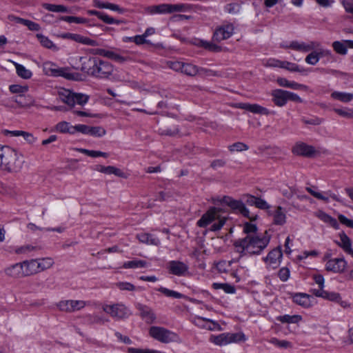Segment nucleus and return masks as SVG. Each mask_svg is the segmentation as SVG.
Listing matches in <instances>:
<instances>
[{
    "instance_id": "nucleus-50",
    "label": "nucleus",
    "mask_w": 353,
    "mask_h": 353,
    "mask_svg": "<svg viewBox=\"0 0 353 353\" xmlns=\"http://www.w3.org/2000/svg\"><path fill=\"white\" fill-rule=\"evenodd\" d=\"M249 149V147L248 145L243 142H236L228 146V150L230 152H242L245 151Z\"/></svg>"
},
{
    "instance_id": "nucleus-7",
    "label": "nucleus",
    "mask_w": 353,
    "mask_h": 353,
    "mask_svg": "<svg viewBox=\"0 0 353 353\" xmlns=\"http://www.w3.org/2000/svg\"><path fill=\"white\" fill-rule=\"evenodd\" d=\"M209 341L216 345L223 346L232 343L245 341V336L242 332H225L219 335H211Z\"/></svg>"
},
{
    "instance_id": "nucleus-18",
    "label": "nucleus",
    "mask_w": 353,
    "mask_h": 353,
    "mask_svg": "<svg viewBox=\"0 0 353 353\" xmlns=\"http://www.w3.org/2000/svg\"><path fill=\"white\" fill-rule=\"evenodd\" d=\"M168 269L170 274L183 276L188 272V265L179 261H171L168 264Z\"/></svg>"
},
{
    "instance_id": "nucleus-44",
    "label": "nucleus",
    "mask_w": 353,
    "mask_h": 353,
    "mask_svg": "<svg viewBox=\"0 0 353 353\" xmlns=\"http://www.w3.org/2000/svg\"><path fill=\"white\" fill-rule=\"evenodd\" d=\"M42 6L46 10L54 12H66L68 11V8L63 5L43 3Z\"/></svg>"
},
{
    "instance_id": "nucleus-2",
    "label": "nucleus",
    "mask_w": 353,
    "mask_h": 353,
    "mask_svg": "<svg viewBox=\"0 0 353 353\" xmlns=\"http://www.w3.org/2000/svg\"><path fill=\"white\" fill-rule=\"evenodd\" d=\"M81 70L98 79H108L114 72V66L108 61L97 57H80Z\"/></svg>"
},
{
    "instance_id": "nucleus-27",
    "label": "nucleus",
    "mask_w": 353,
    "mask_h": 353,
    "mask_svg": "<svg viewBox=\"0 0 353 353\" xmlns=\"http://www.w3.org/2000/svg\"><path fill=\"white\" fill-rule=\"evenodd\" d=\"M137 238L141 243L148 245H159L160 240L154 235L149 233H140L137 235Z\"/></svg>"
},
{
    "instance_id": "nucleus-60",
    "label": "nucleus",
    "mask_w": 353,
    "mask_h": 353,
    "mask_svg": "<svg viewBox=\"0 0 353 353\" xmlns=\"http://www.w3.org/2000/svg\"><path fill=\"white\" fill-rule=\"evenodd\" d=\"M334 112L343 117L353 118V110L336 108Z\"/></svg>"
},
{
    "instance_id": "nucleus-46",
    "label": "nucleus",
    "mask_w": 353,
    "mask_h": 353,
    "mask_svg": "<svg viewBox=\"0 0 353 353\" xmlns=\"http://www.w3.org/2000/svg\"><path fill=\"white\" fill-rule=\"evenodd\" d=\"M157 291L163 293L165 296L168 297H172L174 299H181L183 297V295L182 294L163 287H160L159 288L157 289Z\"/></svg>"
},
{
    "instance_id": "nucleus-29",
    "label": "nucleus",
    "mask_w": 353,
    "mask_h": 353,
    "mask_svg": "<svg viewBox=\"0 0 353 353\" xmlns=\"http://www.w3.org/2000/svg\"><path fill=\"white\" fill-rule=\"evenodd\" d=\"M273 216V222L276 225H282L286 222V215L284 210L278 206L275 208L272 214Z\"/></svg>"
},
{
    "instance_id": "nucleus-10",
    "label": "nucleus",
    "mask_w": 353,
    "mask_h": 353,
    "mask_svg": "<svg viewBox=\"0 0 353 353\" xmlns=\"http://www.w3.org/2000/svg\"><path fill=\"white\" fill-rule=\"evenodd\" d=\"M149 334L163 343L174 342L177 339V335L174 332L159 326H152L149 330Z\"/></svg>"
},
{
    "instance_id": "nucleus-51",
    "label": "nucleus",
    "mask_w": 353,
    "mask_h": 353,
    "mask_svg": "<svg viewBox=\"0 0 353 353\" xmlns=\"http://www.w3.org/2000/svg\"><path fill=\"white\" fill-rule=\"evenodd\" d=\"M105 133H106L105 130L101 126H94V127L90 126L88 134H90L91 136L96 137H101L104 136L105 134Z\"/></svg>"
},
{
    "instance_id": "nucleus-17",
    "label": "nucleus",
    "mask_w": 353,
    "mask_h": 353,
    "mask_svg": "<svg viewBox=\"0 0 353 353\" xmlns=\"http://www.w3.org/2000/svg\"><path fill=\"white\" fill-rule=\"evenodd\" d=\"M91 52L93 54H97V55L107 57V58L114 60V61L119 63H124V62L127 61L128 60H129V58L127 57H123V56L113 51L106 50L102 49V48L92 49V50H91Z\"/></svg>"
},
{
    "instance_id": "nucleus-36",
    "label": "nucleus",
    "mask_w": 353,
    "mask_h": 353,
    "mask_svg": "<svg viewBox=\"0 0 353 353\" xmlns=\"http://www.w3.org/2000/svg\"><path fill=\"white\" fill-rule=\"evenodd\" d=\"M332 98L339 100L341 102L347 103L353 99V94L352 93L342 92H333L331 94Z\"/></svg>"
},
{
    "instance_id": "nucleus-32",
    "label": "nucleus",
    "mask_w": 353,
    "mask_h": 353,
    "mask_svg": "<svg viewBox=\"0 0 353 353\" xmlns=\"http://www.w3.org/2000/svg\"><path fill=\"white\" fill-rule=\"evenodd\" d=\"M14 101L21 107H30L34 103V100L31 96L24 94L15 97Z\"/></svg>"
},
{
    "instance_id": "nucleus-38",
    "label": "nucleus",
    "mask_w": 353,
    "mask_h": 353,
    "mask_svg": "<svg viewBox=\"0 0 353 353\" xmlns=\"http://www.w3.org/2000/svg\"><path fill=\"white\" fill-rule=\"evenodd\" d=\"M37 37L42 46L53 50H58V48L53 43V42L50 39H49L48 37L41 34H37Z\"/></svg>"
},
{
    "instance_id": "nucleus-24",
    "label": "nucleus",
    "mask_w": 353,
    "mask_h": 353,
    "mask_svg": "<svg viewBox=\"0 0 353 353\" xmlns=\"http://www.w3.org/2000/svg\"><path fill=\"white\" fill-rule=\"evenodd\" d=\"M25 276H30L39 272L38 267V260H26L22 262Z\"/></svg>"
},
{
    "instance_id": "nucleus-30",
    "label": "nucleus",
    "mask_w": 353,
    "mask_h": 353,
    "mask_svg": "<svg viewBox=\"0 0 353 353\" xmlns=\"http://www.w3.org/2000/svg\"><path fill=\"white\" fill-rule=\"evenodd\" d=\"M240 260L241 258L239 256L237 258L232 259L231 261H221L216 263V267L219 272L225 273L230 270L232 263H239Z\"/></svg>"
},
{
    "instance_id": "nucleus-1",
    "label": "nucleus",
    "mask_w": 353,
    "mask_h": 353,
    "mask_svg": "<svg viewBox=\"0 0 353 353\" xmlns=\"http://www.w3.org/2000/svg\"><path fill=\"white\" fill-rule=\"evenodd\" d=\"M271 236L266 230L264 233L250 234L234 242V250L241 259L245 255H259L270 243Z\"/></svg>"
},
{
    "instance_id": "nucleus-64",
    "label": "nucleus",
    "mask_w": 353,
    "mask_h": 353,
    "mask_svg": "<svg viewBox=\"0 0 353 353\" xmlns=\"http://www.w3.org/2000/svg\"><path fill=\"white\" fill-rule=\"evenodd\" d=\"M278 276L282 281H286L290 277V270L287 268H282L279 270Z\"/></svg>"
},
{
    "instance_id": "nucleus-53",
    "label": "nucleus",
    "mask_w": 353,
    "mask_h": 353,
    "mask_svg": "<svg viewBox=\"0 0 353 353\" xmlns=\"http://www.w3.org/2000/svg\"><path fill=\"white\" fill-rule=\"evenodd\" d=\"M319 54L316 52H312L305 57V62L308 64L314 65L319 62Z\"/></svg>"
},
{
    "instance_id": "nucleus-37",
    "label": "nucleus",
    "mask_w": 353,
    "mask_h": 353,
    "mask_svg": "<svg viewBox=\"0 0 353 353\" xmlns=\"http://www.w3.org/2000/svg\"><path fill=\"white\" fill-rule=\"evenodd\" d=\"M199 72V67L189 63H184L183 64V70L181 73L188 76L194 77Z\"/></svg>"
},
{
    "instance_id": "nucleus-58",
    "label": "nucleus",
    "mask_w": 353,
    "mask_h": 353,
    "mask_svg": "<svg viewBox=\"0 0 353 353\" xmlns=\"http://www.w3.org/2000/svg\"><path fill=\"white\" fill-rule=\"evenodd\" d=\"M306 190L310 193L314 197L322 200L323 201L327 202L329 201V197L323 195L321 193L315 191L313 188L307 187Z\"/></svg>"
},
{
    "instance_id": "nucleus-5",
    "label": "nucleus",
    "mask_w": 353,
    "mask_h": 353,
    "mask_svg": "<svg viewBox=\"0 0 353 353\" xmlns=\"http://www.w3.org/2000/svg\"><path fill=\"white\" fill-rule=\"evenodd\" d=\"M59 96L63 103L71 108H73L76 104L83 106L88 103L90 99V97L87 94L76 93L67 89H61L59 92Z\"/></svg>"
},
{
    "instance_id": "nucleus-20",
    "label": "nucleus",
    "mask_w": 353,
    "mask_h": 353,
    "mask_svg": "<svg viewBox=\"0 0 353 353\" xmlns=\"http://www.w3.org/2000/svg\"><path fill=\"white\" fill-rule=\"evenodd\" d=\"M235 107L239 109L245 110L254 114H259L262 115H268L270 111L259 104L256 103H238L235 105Z\"/></svg>"
},
{
    "instance_id": "nucleus-19",
    "label": "nucleus",
    "mask_w": 353,
    "mask_h": 353,
    "mask_svg": "<svg viewBox=\"0 0 353 353\" xmlns=\"http://www.w3.org/2000/svg\"><path fill=\"white\" fill-rule=\"evenodd\" d=\"M292 152L296 155L311 157L314 155L316 150L312 145L299 142L294 145Z\"/></svg>"
},
{
    "instance_id": "nucleus-62",
    "label": "nucleus",
    "mask_w": 353,
    "mask_h": 353,
    "mask_svg": "<svg viewBox=\"0 0 353 353\" xmlns=\"http://www.w3.org/2000/svg\"><path fill=\"white\" fill-rule=\"evenodd\" d=\"M36 249H37V248L34 246H32L30 245H23V246H21V247L17 248L15 250V252L19 254H26V253L30 252L31 251H33Z\"/></svg>"
},
{
    "instance_id": "nucleus-4",
    "label": "nucleus",
    "mask_w": 353,
    "mask_h": 353,
    "mask_svg": "<svg viewBox=\"0 0 353 353\" xmlns=\"http://www.w3.org/2000/svg\"><path fill=\"white\" fill-rule=\"evenodd\" d=\"M220 210L216 208H212L207 211L201 218L197 221V225L201 228H205L212 222L214 223L210 228L212 231H218L221 229L226 221L225 217H221L219 214Z\"/></svg>"
},
{
    "instance_id": "nucleus-52",
    "label": "nucleus",
    "mask_w": 353,
    "mask_h": 353,
    "mask_svg": "<svg viewBox=\"0 0 353 353\" xmlns=\"http://www.w3.org/2000/svg\"><path fill=\"white\" fill-rule=\"evenodd\" d=\"M9 90L12 93H16L19 94H23L28 90V86H22L17 84L11 85L9 87Z\"/></svg>"
},
{
    "instance_id": "nucleus-9",
    "label": "nucleus",
    "mask_w": 353,
    "mask_h": 353,
    "mask_svg": "<svg viewBox=\"0 0 353 353\" xmlns=\"http://www.w3.org/2000/svg\"><path fill=\"white\" fill-rule=\"evenodd\" d=\"M43 70L45 74L52 77H62L66 79H76V74L70 72L68 68H59L51 61H46L43 63Z\"/></svg>"
},
{
    "instance_id": "nucleus-3",
    "label": "nucleus",
    "mask_w": 353,
    "mask_h": 353,
    "mask_svg": "<svg viewBox=\"0 0 353 353\" xmlns=\"http://www.w3.org/2000/svg\"><path fill=\"white\" fill-rule=\"evenodd\" d=\"M21 157L16 149L0 145V170L8 173L19 172L23 165Z\"/></svg>"
},
{
    "instance_id": "nucleus-22",
    "label": "nucleus",
    "mask_w": 353,
    "mask_h": 353,
    "mask_svg": "<svg viewBox=\"0 0 353 353\" xmlns=\"http://www.w3.org/2000/svg\"><path fill=\"white\" fill-rule=\"evenodd\" d=\"M5 274L12 278H21L26 276L22 263H17L4 270Z\"/></svg>"
},
{
    "instance_id": "nucleus-45",
    "label": "nucleus",
    "mask_w": 353,
    "mask_h": 353,
    "mask_svg": "<svg viewBox=\"0 0 353 353\" xmlns=\"http://www.w3.org/2000/svg\"><path fill=\"white\" fill-rule=\"evenodd\" d=\"M54 264V261L52 258H43L38 260V267L39 272L49 269Z\"/></svg>"
},
{
    "instance_id": "nucleus-15",
    "label": "nucleus",
    "mask_w": 353,
    "mask_h": 353,
    "mask_svg": "<svg viewBox=\"0 0 353 353\" xmlns=\"http://www.w3.org/2000/svg\"><path fill=\"white\" fill-rule=\"evenodd\" d=\"M282 255V252L280 248H274L270 251L265 258H263V261L266 263L268 268L275 269L279 265Z\"/></svg>"
},
{
    "instance_id": "nucleus-14",
    "label": "nucleus",
    "mask_w": 353,
    "mask_h": 353,
    "mask_svg": "<svg viewBox=\"0 0 353 353\" xmlns=\"http://www.w3.org/2000/svg\"><path fill=\"white\" fill-rule=\"evenodd\" d=\"M234 33V26L232 24H226L217 28L212 37V40L216 42L229 39Z\"/></svg>"
},
{
    "instance_id": "nucleus-42",
    "label": "nucleus",
    "mask_w": 353,
    "mask_h": 353,
    "mask_svg": "<svg viewBox=\"0 0 353 353\" xmlns=\"http://www.w3.org/2000/svg\"><path fill=\"white\" fill-rule=\"evenodd\" d=\"M212 288L214 290H223L225 293L228 294H234L236 292V289L234 285H230L229 283H214L212 284Z\"/></svg>"
},
{
    "instance_id": "nucleus-21",
    "label": "nucleus",
    "mask_w": 353,
    "mask_h": 353,
    "mask_svg": "<svg viewBox=\"0 0 353 353\" xmlns=\"http://www.w3.org/2000/svg\"><path fill=\"white\" fill-rule=\"evenodd\" d=\"M136 308L139 310L141 317L146 323L151 324L155 321L156 315L153 310L149 306L138 303L136 304Z\"/></svg>"
},
{
    "instance_id": "nucleus-49",
    "label": "nucleus",
    "mask_w": 353,
    "mask_h": 353,
    "mask_svg": "<svg viewBox=\"0 0 353 353\" xmlns=\"http://www.w3.org/2000/svg\"><path fill=\"white\" fill-rule=\"evenodd\" d=\"M79 151L81 152L83 154H85L89 157L96 158L98 157H103L105 158H107L109 155L106 152H101V151H96V150H89L87 149H79Z\"/></svg>"
},
{
    "instance_id": "nucleus-35",
    "label": "nucleus",
    "mask_w": 353,
    "mask_h": 353,
    "mask_svg": "<svg viewBox=\"0 0 353 353\" xmlns=\"http://www.w3.org/2000/svg\"><path fill=\"white\" fill-rule=\"evenodd\" d=\"M281 68H284L290 72H297L305 74L308 72V69L301 68L297 64L289 61H283Z\"/></svg>"
},
{
    "instance_id": "nucleus-13",
    "label": "nucleus",
    "mask_w": 353,
    "mask_h": 353,
    "mask_svg": "<svg viewBox=\"0 0 353 353\" xmlns=\"http://www.w3.org/2000/svg\"><path fill=\"white\" fill-rule=\"evenodd\" d=\"M320 43L316 41H310L309 43L299 42L293 41L289 45L283 46L284 48H290L301 52H307L319 48Z\"/></svg>"
},
{
    "instance_id": "nucleus-56",
    "label": "nucleus",
    "mask_w": 353,
    "mask_h": 353,
    "mask_svg": "<svg viewBox=\"0 0 353 353\" xmlns=\"http://www.w3.org/2000/svg\"><path fill=\"white\" fill-rule=\"evenodd\" d=\"M243 230L246 235H249L250 234H258L256 225L250 223H245L243 225Z\"/></svg>"
},
{
    "instance_id": "nucleus-6",
    "label": "nucleus",
    "mask_w": 353,
    "mask_h": 353,
    "mask_svg": "<svg viewBox=\"0 0 353 353\" xmlns=\"http://www.w3.org/2000/svg\"><path fill=\"white\" fill-rule=\"evenodd\" d=\"M313 279L319 285V289H311L310 292L317 297H321L331 301L339 302L341 299V296L337 292H327L323 290L325 279L321 274L313 275Z\"/></svg>"
},
{
    "instance_id": "nucleus-28",
    "label": "nucleus",
    "mask_w": 353,
    "mask_h": 353,
    "mask_svg": "<svg viewBox=\"0 0 353 353\" xmlns=\"http://www.w3.org/2000/svg\"><path fill=\"white\" fill-rule=\"evenodd\" d=\"M83 318L85 319L84 323L89 325L94 324L103 325L105 323L108 321V319H105L97 314H85Z\"/></svg>"
},
{
    "instance_id": "nucleus-25",
    "label": "nucleus",
    "mask_w": 353,
    "mask_h": 353,
    "mask_svg": "<svg viewBox=\"0 0 353 353\" xmlns=\"http://www.w3.org/2000/svg\"><path fill=\"white\" fill-rule=\"evenodd\" d=\"M95 170L100 172L101 173H104L106 174H114L117 176L120 177H124V173L123 171H121L120 169L109 165V166H104L101 165H96Z\"/></svg>"
},
{
    "instance_id": "nucleus-47",
    "label": "nucleus",
    "mask_w": 353,
    "mask_h": 353,
    "mask_svg": "<svg viewBox=\"0 0 353 353\" xmlns=\"http://www.w3.org/2000/svg\"><path fill=\"white\" fill-rule=\"evenodd\" d=\"M332 46L334 50L339 54L345 55L347 52V46L344 42L336 41L332 43Z\"/></svg>"
},
{
    "instance_id": "nucleus-54",
    "label": "nucleus",
    "mask_w": 353,
    "mask_h": 353,
    "mask_svg": "<svg viewBox=\"0 0 353 353\" xmlns=\"http://www.w3.org/2000/svg\"><path fill=\"white\" fill-rule=\"evenodd\" d=\"M159 132L161 135L173 137L179 132V130L177 127H174L173 128H159Z\"/></svg>"
},
{
    "instance_id": "nucleus-48",
    "label": "nucleus",
    "mask_w": 353,
    "mask_h": 353,
    "mask_svg": "<svg viewBox=\"0 0 353 353\" xmlns=\"http://www.w3.org/2000/svg\"><path fill=\"white\" fill-rule=\"evenodd\" d=\"M146 264L147 263L145 261L134 260L125 262L123 266L124 268H145Z\"/></svg>"
},
{
    "instance_id": "nucleus-34",
    "label": "nucleus",
    "mask_w": 353,
    "mask_h": 353,
    "mask_svg": "<svg viewBox=\"0 0 353 353\" xmlns=\"http://www.w3.org/2000/svg\"><path fill=\"white\" fill-rule=\"evenodd\" d=\"M315 216L325 223H329L331 226L336 228L338 223L336 220L323 211L319 210L315 212Z\"/></svg>"
},
{
    "instance_id": "nucleus-41",
    "label": "nucleus",
    "mask_w": 353,
    "mask_h": 353,
    "mask_svg": "<svg viewBox=\"0 0 353 353\" xmlns=\"http://www.w3.org/2000/svg\"><path fill=\"white\" fill-rule=\"evenodd\" d=\"M74 41L77 43H79L83 45L90 46H97V42L95 40L91 39L89 37H83L79 34H74Z\"/></svg>"
},
{
    "instance_id": "nucleus-31",
    "label": "nucleus",
    "mask_w": 353,
    "mask_h": 353,
    "mask_svg": "<svg viewBox=\"0 0 353 353\" xmlns=\"http://www.w3.org/2000/svg\"><path fill=\"white\" fill-rule=\"evenodd\" d=\"M341 242L338 245L347 254L353 256V250L351 248L352 243L350 239L345 234H340Z\"/></svg>"
},
{
    "instance_id": "nucleus-16",
    "label": "nucleus",
    "mask_w": 353,
    "mask_h": 353,
    "mask_svg": "<svg viewBox=\"0 0 353 353\" xmlns=\"http://www.w3.org/2000/svg\"><path fill=\"white\" fill-rule=\"evenodd\" d=\"M347 262L343 258L329 259L325 264V270L334 273L343 272L346 268Z\"/></svg>"
},
{
    "instance_id": "nucleus-61",
    "label": "nucleus",
    "mask_w": 353,
    "mask_h": 353,
    "mask_svg": "<svg viewBox=\"0 0 353 353\" xmlns=\"http://www.w3.org/2000/svg\"><path fill=\"white\" fill-rule=\"evenodd\" d=\"M256 198L249 194H245L242 196V200L248 205L253 206L256 205Z\"/></svg>"
},
{
    "instance_id": "nucleus-12",
    "label": "nucleus",
    "mask_w": 353,
    "mask_h": 353,
    "mask_svg": "<svg viewBox=\"0 0 353 353\" xmlns=\"http://www.w3.org/2000/svg\"><path fill=\"white\" fill-rule=\"evenodd\" d=\"M222 202L229 206L231 209L239 212L243 216L251 220L256 219V216H250L248 209L245 207L243 201L235 200L230 196H223Z\"/></svg>"
},
{
    "instance_id": "nucleus-23",
    "label": "nucleus",
    "mask_w": 353,
    "mask_h": 353,
    "mask_svg": "<svg viewBox=\"0 0 353 353\" xmlns=\"http://www.w3.org/2000/svg\"><path fill=\"white\" fill-rule=\"evenodd\" d=\"M272 101L279 107L284 106L287 103L286 90L276 89L272 91Z\"/></svg>"
},
{
    "instance_id": "nucleus-33",
    "label": "nucleus",
    "mask_w": 353,
    "mask_h": 353,
    "mask_svg": "<svg viewBox=\"0 0 353 353\" xmlns=\"http://www.w3.org/2000/svg\"><path fill=\"white\" fill-rule=\"evenodd\" d=\"M147 12L150 14L169 13L168 3H162L157 6H152L147 8Z\"/></svg>"
},
{
    "instance_id": "nucleus-59",
    "label": "nucleus",
    "mask_w": 353,
    "mask_h": 353,
    "mask_svg": "<svg viewBox=\"0 0 353 353\" xmlns=\"http://www.w3.org/2000/svg\"><path fill=\"white\" fill-rule=\"evenodd\" d=\"M270 342L272 344H274L278 347H283V348H288V347H290L292 346V344L290 342L285 341V340L280 341V340L277 339L276 338H272L271 339Z\"/></svg>"
},
{
    "instance_id": "nucleus-43",
    "label": "nucleus",
    "mask_w": 353,
    "mask_h": 353,
    "mask_svg": "<svg viewBox=\"0 0 353 353\" xmlns=\"http://www.w3.org/2000/svg\"><path fill=\"white\" fill-rule=\"evenodd\" d=\"M56 130L61 133L74 134V126L68 122L61 121L56 125Z\"/></svg>"
},
{
    "instance_id": "nucleus-39",
    "label": "nucleus",
    "mask_w": 353,
    "mask_h": 353,
    "mask_svg": "<svg viewBox=\"0 0 353 353\" xmlns=\"http://www.w3.org/2000/svg\"><path fill=\"white\" fill-rule=\"evenodd\" d=\"M276 319L281 323H297L302 320V316L300 315H288L279 316Z\"/></svg>"
},
{
    "instance_id": "nucleus-26",
    "label": "nucleus",
    "mask_w": 353,
    "mask_h": 353,
    "mask_svg": "<svg viewBox=\"0 0 353 353\" xmlns=\"http://www.w3.org/2000/svg\"><path fill=\"white\" fill-rule=\"evenodd\" d=\"M311 299L310 295L305 293H297L293 296L294 302L304 307L311 306Z\"/></svg>"
},
{
    "instance_id": "nucleus-11",
    "label": "nucleus",
    "mask_w": 353,
    "mask_h": 353,
    "mask_svg": "<svg viewBox=\"0 0 353 353\" xmlns=\"http://www.w3.org/2000/svg\"><path fill=\"white\" fill-rule=\"evenodd\" d=\"M88 305L89 302L83 300H63L59 301L57 306L62 312L71 313L79 311Z\"/></svg>"
},
{
    "instance_id": "nucleus-55",
    "label": "nucleus",
    "mask_w": 353,
    "mask_h": 353,
    "mask_svg": "<svg viewBox=\"0 0 353 353\" xmlns=\"http://www.w3.org/2000/svg\"><path fill=\"white\" fill-rule=\"evenodd\" d=\"M63 20L65 21H67L68 23H85L87 22V19L83 17H73V16H65L63 17Z\"/></svg>"
},
{
    "instance_id": "nucleus-8",
    "label": "nucleus",
    "mask_w": 353,
    "mask_h": 353,
    "mask_svg": "<svg viewBox=\"0 0 353 353\" xmlns=\"http://www.w3.org/2000/svg\"><path fill=\"white\" fill-rule=\"evenodd\" d=\"M102 309L106 314L116 320L125 319L131 315L130 309L122 303L104 304Z\"/></svg>"
},
{
    "instance_id": "nucleus-57",
    "label": "nucleus",
    "mask_w": 353,
    "mask_h": 353,
    "mask_svg": "<svg viewBox=\"0 0 353 353\" xmlns=\"http://www.w3.org/2000/svg\"><path fill=\"white\" fill-rule=\"evenodd\" d=\"M116 285L121 290L134 291L137 290L133 284L128 282H119Z\"/></svg>"
},
{
    "instance_id": "nucleus-63",
    "label": "nucleus",
    "mask_w": 353,
    "mask_h": 353,
    "mask_svg": "<svg viewBox=\"0 0 353 353\" xmlns=\"http://www.w3.org/2000/svg\"><path fill=\"white\" fill-rule=\"evenodd\" d=\"M225 10L230 14H236L240 10V6L238 3H229L225 7Z\"/></svg>"
},
{
    "instance_id": "nucleus-40",
    "label": "nucleus",
    "mask_w": 353,
    "mask_h": 353,
    "mask_svg": "<svg viewBox=\"0 0 353 353\" xmlns=\"http://www.w3.org/2000/svg\"><path fill=\"white\" fill-rule=\"evenodd\" d=\"M14 66L17 73L20 77L24 79H28L31 78L32 73L30 70L26 69L23 65L17 63H14Z\"/></svg>"
}]
</instances>
